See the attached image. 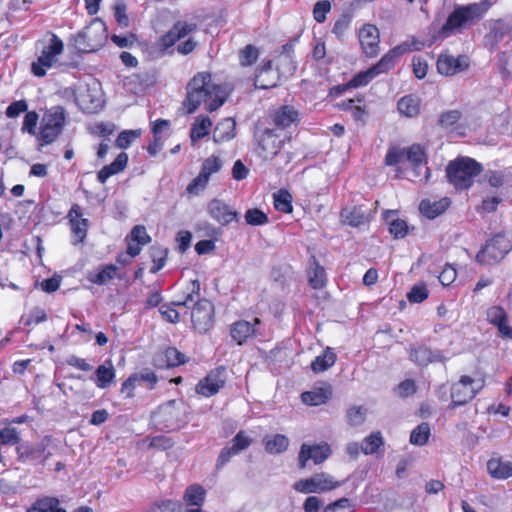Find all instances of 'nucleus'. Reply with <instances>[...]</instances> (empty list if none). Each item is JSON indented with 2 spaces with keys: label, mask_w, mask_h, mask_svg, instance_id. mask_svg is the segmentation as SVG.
<instances>
[{
  "label": "nucleus",
  "mask_w": 512,
  "mask_h": 512,
  "mask_svg": "<svg viewBox=\"0 0 512 512\" xmlns=\"http://www.w3.org/2000/svg\"><path fill=\"white\" fill-rule=\"evenodd\" d=\"M226 101L221 85L212 81V75L203 71L196 73L186 86V97L182 102L187 114L194 113L201 104L208 112L216 111Z\"/></svg>",
  "instance_id": "1"
},
{
  "label": "nucleus",
  "mask_w": 512,
  "mask_h": 512,
  "mask_svg": "<svg viewBox=\"0 0 512 512\" xmlns=\"http://www.w3.org/2000/svg\"><path fill=\"white\" fill-rule=\"evenodd\" d=\"M200 290V281L198 279L190 280L182 291V299L173 302V305L189 307L190 304H193L192 327L197 333L205 334L214 326L215 309L210 300L200 298Z\"/></svg>",
  "instance_id": "2"
},
{
  "label": "nucleus",
  "mask_w": 512,
  "mask_h": 512,
  "mask_svg": "<svg viewBox=\"0 0 512 512\" xmlns=\"http://www.w3.org/2000/svg\"><path fill=\"white\" fill-rule=\"evenodd\" d=\"M491 6V0H482L479 3L456 6L448 15L442 27L433 35L428 46H431L437 40H444L457 32H462L464 29L472 27L483 18Z\"/></svg>",
  "instance_id": "3"
},
{
  "label": "nucleus",
  "mask_w": 512,
  "mask_h": 512,
  "mask_svg": "<svg viewBox=\"0 0 512 512\" xmlns=\"http://www.w3.org/2000/svg\"><path fill=\"white\" fill-rule=\"evenodd\" d=\"M485 379L475 380L468 375H462L459 380L453 383L449 388L446 384L437 387L435 393L439 400L451 402L448 409H455L471 402L484 388Z\"/></svg>",
  "instance_id": "4"
},
{
  "label": "nucleus",
  "mask_w": 512,
  "mask_h": 512,
  "mask_svg": "<svg viewBox=\"0 0 512 512\" xmlns=\"http://www.w3.org/2000/svg\"><path fill=\"white\" fill-rule=\"evenodd\" d=\"M482 171V164L475 159L459 156L446 166V177L456 190H468L474 184V178Z\"/></svg>",
  "instance_id": "5"
},
{
  "label": "nucleus",
  "mask_w": 512,
  "mask_h": 512,
  "mask_svg": "<svg viewBox=\"0 0 512 512\" xmlns=\"http://www.w3.org/2000/svg\"><path fill=\"white\" fill-rule=\"evenodd\" d=\"M67 122V112L61 105H55L47 109L41 118L37 134L40 146H48L54 143L62 134Z\"/></svg>",
  "instance_id": "6"
},
{
  "label": "nucleus",
  "mask_w": 512,
  "mask_h": 512,
  "mask_svg": "<svg viewBox=\"0 0 512 512\" xmlns=\"http://www.w3.org/2000/svg\"><path fill=\"white\" fill-rule=\"evenodd\" d=\"M108 38V29L100 18H93L90 23L74 37V46L80 53H93L100 50Z\"/></svg>",
  "instance_id": "7"
},
{
  "label": "nucleus",
  "mask_w": 512,
  "mask_h": 512,
  "mask_svg": "<svg viewBox=\"0 0 512 512\" xmlns=\"http://www.w3.org/2000/svg\"><path fill=\"white\" fill-rule=\"evenodd\" d=\"M63 52V41L55 33H51L49 43L42 48L40 55L31 63V73L39 78L46 76L47 71L55 66L58 57Z\"/></svg>",
  "instance_id": "8"
},
{
  "label": "nucleus",
  "mask_w": 512,
  "mask_h": 512,
  "mask_svg": "<svg viewBox=\"0 0 512 512\" xmlns=\"http://www.w3.org/2000/svg\"><path fill=\"white\" fill-rule=\"evenodd\" d=\"M291 136L286 132H278L276 129L266 128L256 138L255 151L264 160H272L276 157Z\"/></svg>",
  "instance_id": "9"
},
{
  "label": "nucleus",
  "mask_w": 512,
  "mask_h": 512,
  "mask_svg": "<svg viewBox=\"0 0 512 512\" xmlns=\"http://www.w3.org/2000/svg\"><path fill=\"white\" fill-rule=\"evenodd\" d=\"M512 245L504 233L494 235L476 255V261L481 265H494L500 262L511 250Z\"/></svg>",
  "instance_id": "10"
},
{
  "label": "nucleus",
  "mask_w": 512,
  "mask_h": 512,
  "mask_svg": "<svg viewBox=\"0 0 512 512\" xmlns=\"http://www.w3.org/2000/svg\"><path fill=\"white\" fill-rule=\"evenodd\" d=\"M223 167V161L219 156L211 155L203 160L199 174L187 185L189 194H199L203 191L213 174L218 173Z\"/></svg>",
  "instance_id": "11"
},
{
  "label": "nucleus",
  "mask_w": 512,
  "mask_h": 512,
  "mask_svg": "<svg viewBox=\"0 0 512 512\" xmlns=\"http://www.w3.org/2000/svg\"><path fill=\"white\" fill-rule=\"evenodd\" d=\"M341 485L326 473H316L310 478L300 479L294 483L293 488L303 494L323 493L334 490Z\"/></svg>",
  "instance_id": "12"
},
{
  "label": "nucleus",
  "mask_w": 512,
  "mask_h": 512,
  "mask_svg": "<svg viewBox=\"0 0 512 512\" xmlns=\"http://www.w3.org/2000/svg\"><path fill=\"white\" fill-rule=\"evenodd\" d=\"M226 384V368L218 366L210 370L195 386L196 394L210 398L220 392Z\"/></svg>",
  "instance_id": "13"
},
{
  "label": "nucleus",
  "mask_w": 512,
  "mask_h": 512,
  "mask_svg": "<svg viewBox=\"0 0 512 512\" xmlns=\"http://www.w3.org/2000/svg\"><path fill=\"white\" fill-rule=\"evenodd\" d=\"M332 454V449L327 442H320L317 444L303 443L298 453V467L304 469L307 467L309 461L314 465L324 463Z\"/></svg>",
  "instance_id": "14"
},
{
  "label": "nucleus",
  "mask_w": 512,
  "mask_h": 512,
  "mask_svg": "<svg viewBox=\"0 0 512 512\" xmlns=\"http://www.w3.org/2000/svg\"><path fill=\"white\" fill-rule=\"evenodd\" d=\"M268 119L278 132H285L291 126H297L301 121L299 111L292 105H281L269 110Z\"/></svg>",
  "instance_id": "15"
},
{
  "label": "nucleus",
  "mask_w": 512,
  "mask_h": 512,
  "mask_svg": "<svg viewBox=\"0 0 512 512\" xmlns=\"http://www.w3.org/2000/svg\"><path fill=\"white\" fill-rule=\"evenodd\" d=\"M197 29L198 26L194 22H187L184 20L176 21L173 26L159 38V46L161 50L166 51L170 49L181 39L196 32Z\"/></svg>",
  "instance_id": "16"
},
{
  "label": "nucleus",
  "mask_w": 512,
  "mask_h": 512,
  "mask_svg": "<svg viewBox=\"0 0 512 512\" xmlns=\"http://www.w3.org/2000/svg\"><path fill=\"white\" fill-rule=\"evenodd\" d=\"M67 219L73 235V244L78 245L85 241L89 230V220L83 217L82 207L73 203L67 214Z\"/></svg>",
  "instance_id": "17"
},
{
  "label": "nucleus",
  "mask_w": 512,
  "mask_h": 512,
  "mask_svg": "<svg viewBox=\"0 0 512 512\" xmlns=\"http://www.w3.org/2000/svg\"><path fill=\"white\" fill-rule=\"evenodd\" d=\"M207 211L209 216L221 226H228L240 219L239 213L234 208L217 198L208 203Z\"/></svg>",
  "instance_id": "18"
},
{
  "label": "nucleus",
  "mask_w": 512,
  "mask_h": 512,
  "mask_svg": "<svg viewBox=\"0 0 512 512\" xmlns=\"http://www.w3.org/2000/svg\"><path fill=\"white\" fill-rule=\"evenodd\" d=\"M358 38L362 51L367 57H376L378 55L380 50V33L376 25L364 24L359 29Z\"/></svg>",
  "instance_id": "19"
},
{
  "label": "nucleus",
  "mask_w": 512,
  "mask_h": 512,
  "mask_svg": "<svg viewBox=\"0 0 512 512\" xmlns=\"http://www.w3.org/2000/svg\"><path fill=\"white\" fill-rule=\"evenodd\" d=\"M189 358L174 346H169L158 352L154 358V365L160 369H171L186 364Z\"/></svg>",
  "instance_id": "20"
},
{
  "label": "nucleus",
  "mask_w": 512,
  "mask_h": 512,
  "mask_svg": "<svg viewBox=\"0 0 512 512\" xmlns=\"http://www.w3.org/2000/svg\"><path fill=\"white\" fill-rule=\"evenodd\" d=\"M279 76L273 71V61L264 60L255 71L254 87L267 90L278 85Z\"/></svg>",
  "instance_id": "21"
},
{
  "label": "nucleus",
  "mask_w": 512,
  "mask_h": 512,
  "mask_svg": "<svg viewBox=\"0 0 512 512\" xmlns=\"http://www.w3.org/2000/svg\"><path fill=\"white\" fill-rule=\"evenodd\" d=\"M469 68L468 57L459 55H441L437 61V69L440 74L452 76Z\"/></svg>",
  "instance_id": "22"
},
{
  "label": "nucleus",
  "mask_w": 512,
  "mask_h": 512,
  "mask_svg": "<svg viewBox=\"0 0 512 512\" xmlns=\"http://www.w3.org/2000/svg\"><path fill=\"white\" fill-rule=\"evenodd\" d=\"M125 241L128 254L132 257H137L141 253L143 246L151 242V237L147 233L145 226L135 225L130 234L126 236Z\"/></svg>",
  "instance_id": "23"
},
{
  "label": "nucleus",
  "mask_w": 512,
  "mask_h": 512,
  "mask_svg": "<svg viewBox=\"0 0 512 512\" xmlns=\"http://www.w3.org/2000/svg\"><path fill=\"white\" fill-rule=\"evenodd\" d=\"M409 359L420 366H427L433 362H445L446 357L442 351H432L425 345L411 347L409 349Z\"/></svg>",
  "instance_id": "24"
},
{
  "label": "nucleus",
  "mask_w": 512,
  "mask_h": 512,
  "mask_svg": "<svg viewBox=\"0 0 512 512\" xmlns=\"http://www.w3.org/2000/svg\"><path fill=\"white\" fill-rule=\"evenodd\" d=\"M86 278L91 284L103 286L115 278L122 279L123 276L119 274V268L110 263L101 265L97 269L90 271Z\"/></svg>",
  "instance_id": "25"
},
{
  "label": "nucleus",
  "mask_w": 512,
  "mask_h": 512,
  "mask_svg": "<svg viewBox=\"0 0 512 512\" xmlns=\"http://www.w3.org/2000/svg\"><path fill=\"white\" fill-rule=\"evenodd\" d=\"M342 222L348 226L357 228L369 223L372 216L363 205L353 206L351 209L344 208L340 212Z\"/></svg>",
  "instance_id": "26"
},
{
  "label": "nucleus",
  "mask_w": 512,
  "mask_h": 512,
  "mask_svg": "<svg viewBox=\"0 0 512 512\" xmlns=\"http://www.w3.org/2000/svg\"><path fill=\"white\" fill-rule=\"evenodd\" d=\"M116 378V371L111 360H106L103 364L99 365L91 380L99 389H107L114 383Z\"/></svg>",
  "instance_id": "27"
},
{
  "label": "nucleus",
  "mask_w": 512,
  "mask_h": 512,
  "mask_svg": "<svg viewBox=\"0 0 512 512\" xmlns=\"http://www.w3.org/2000/svg\"><path fill=\"white\" fill-rule=\"evenodd\" d=\"M337 107L342 111L350 112L355 121H364L367 115L363 94H357L355 98L343 100L337 104Z\"/></svg>",
  "instance_id": "28"
},
{
  "label": "nucleus",
  "mask_w": 512,
  "mask_h": 512,
  "mask_svg": "<svg viewBox=\"0 0 512 512\" xmlns=\"http://www.w3.org/2000/svg\"><path fill=\"white\" fill-rule=\"evenodd\" d=\"M487 472L492 479L506 480L512 477V462L505 461L502 457H492L487 463Z\"/></svg>",
  "instance_id": "29"
},
{
  "label": "nucleus",
  "mask_w": 512,
  "mask_h": 512,
  "mask_svg": "<svg viewBox=\"0 0 512 512\" xmlns=\"http://www.w3.org/2000/svg\"><path fill=\"white\" fill-rule=\"evenodd\" d=\"M450 204L451 201L448 197H443L435 201L423 199L419 204V211L424 217L432 220L443 214L449 208Z\"/></svg>",
  "instance_id": "30"
},
{
  "label": "nucleus",
  "mask_w": 512,
  "mask_h": 512,
  "mask_svg": "<svg viewBox=\"0 0 512 512\" xmlns=\"http://www.w3.org/2000/svg\"><path fill=\"white\" fill-rule=\"evenodd\" d=\"M383 218L388 224L389 233L395 239H402L407 236L409 228L405 220L398 217L397 210H386L383 212Z\"/></svg>",
  "instance_id": "31"
},
{
  "label": "nucleus",
  "mask_w": 512,
  "mask_h": 512,
  "mask_svg": "<svg viewBox=\"0 0 512 512\" xmlns=\"http://www.w3.org/2000/svg\"><path fill=\"white\" fill-rule=\"evenodd\" d=\"M401 56V48L395 46L384 54L381 59L370 68L377 77L380 74L387 73L392 70Z\"/></svg>",
  "instance_id": "32"
},
{
  "label": "nucleus",
  "mask_w": 512,
  "mask_h": 512,
  "mask_svg": "<svg viewBox=\"0 0 512 512\" xmlns=\"http://www.w3.org/2000/svg\"><path fill=\"white\" fill-rule=\"evenodd\" d=\"M332 397V387L326 385L301 394V400L309 406H319L328 402Z\"/></svg>",
  "instance_id": "33"
},
{
  "label": "nucleus",
  "mask_w": 512,
  "mask_h": 512,
  "mask_svg": "<svg viewBox=\"0 0 512 512\" xmlns=\"http://www.w3.org/2000/svg\"><path fill=\"white\" fill-rule=\"evenodd\" d=\"M463 114L460 110L452 109L441 112L437 120V126L444 131L458 132L463 126L460 124Z\"/></svg>",
  "instance_id": "34"
},
{
  "label": "nucleus",
  "mask_w": 512,
  "mask_h": 512,
  "mask_svg": "<svg viewBox=\"0 0 512 512\" xmlns=\"http://www.w3.org/2000/svg\"><path fill=\"white\" fill-rule=\"evenodd\" d=\"M26 512H67L61 507L60 500L54 496L38 497Z\"/></svg>",
  "instance_id": "35"
},
{
  "label": "nucleus",
  "mask_w": 512,
  "mask_h": 512,
  "mask_svg": "<svg viewBox=\"0 0 512 512\" xmlns=\"http://www.w3.org/2000/svg\"><path fill=\"white\" fill-rule=\"evenodd\" d=\"M256 334L254 325L246 320H239L234 322L230 328V335L232 339L238 344L242 345L247 340Z\"/></svg>",
  "instance_id": "36"
},
{
  "label": "nucleus",
  "mask_w": 512,
  "mask_h": 512,
  "mask_svg": "<svg viewBox=\"0 0 512 512\" xmlns=\"http://www.w3.org/2000/svg\"><path fill=\"white\" fill-rule=\"evenodd\" d=\"M212 127V121L208 116L200 115L196 117L195 121L191 125L190 129V140L194 146L198 141L210 134Z\"/></svg>",
  "instance_id": "37"
},
{
  "label": "nucleus",
  "mask_w": 512,
  "mask_h": 512,
  "mask_svg": "<svg viewBox=\"0 0 512 512\" xmlns=\"http://www.w3.org/2000/svg\"><path fill=\"white\" fill-rule=\"evenodd\" d=\"M421 101L416 95L409 94L401 97L397 102V109L403 116L413 118L420 113Z\"/></svg>",
  "instance_id": "38"
},
{
  "label": "nucleus",
  "mask_w": 512,
  "mask_h": 512,
  "mask_svg": "<svg viewBox=\"0 0 512 512\" xmlns=\"http://www.w3.org/2000/svg\"><path fill=\"white\" fill-rule=\"evenodd\" d=\"M182 499L186 505L201 509L206 499V490L200 484H191L185 489Z\"/></svg>",
  "instance_id": "39"
},
{
  "label": "nucleus",
  "mask_w": 512,
  "mask_h": 512,
  "mask_svg": "<svg viewBox=\"0 0 512 512\" xmlns=\"http://www.w3.org/2000/svg\"><path fill=\"white\" fill-rule=\"evenodd\" d=\"M307 274L309 285L314 290H320L326 286L327 279L325 269L316 261L315 257H313V262Z\"/></svg>",
  "instance_id": "40"
},
{
  "label": "nucleus",
  "mask_w": 512,
  "mask_h": 512,
  "mask_svg": "<svg viewBox=\"0 0 512 512\" xmlns=\"http://www.w3.org/2000/svg\"><path fill=\"white\" fill-rule=\"evenodd\" d=\"M337 360V355L330 347H326L311 363L314 373H321L332 367Z\"/></svg>",
  "instance_id": "41"
},
{
  "label": "nucleus",
  "mask_w": 512,
  "mask_h": 512,
  "mask_svg": "<svg viewBox=\"0 0 512 512\" xmlns=\"http://www.w3.org/2000/svg\"><path fill=\"white\" fill-rule=\"evenodd\" d=\"M405 158L416 169L421 165H426L428 162L425 147L421 144H412L404 149Z\"/></svg>",
  "instance_id": "42"
},
{
  "label": "nucleus",
  "mask_w": 512,
  "mask_h": 512,
  "mask_svg": "<svg viewBox=\"0 0 512 512\" xmlns=\"http://www.w3.org/2000/svg\"><path fill=\"white\" fill-rule=\"evenodd\" d=\"M265 451L269 454H280L287 450L289 439L283 434L265 437L263 440Z\"/></svg>",
  "instance_id": "43"
},
{
  "label": "nucleus",
  "mask_w": 512,
  "mask_h": 512,
  "mask_svg": "<svg viewBox=\"0 0 512 512\" xmlns=\"http://www.w3.org/2000/svg\"><path fill=\"white\" fill-rule=\"evenodd\" d=\"M152 512H203L199 508H187L173 500H162L151 506Z\"/></svg>",
  "instance_id": "44"
},
{
  "label": "nucleus",
  "mask_w": 512,
  "mask_h": 512,
  "mask_svg": "<svg viewBox=\"0 0 512 512\" xmlns=\"http://www.w3.org/2000/svg\"><path fill=\"white\" fill-rule=\"evenodd\" d=\"M273 205L276 211L290 214L293 212L292 195L286 189L273 194Z\"/></svg>",
  "instance_id": "45"
},
{
  "label": "nucleus",
  "mask_w": 512,
  "mask_h": 512,
  "mask_svg": "<svg viewBox=\"0 0 512 512\" xmlns=\"http://www.w3.org/2000/svg\"><path fill=\"white\" fill-rule=\"evenodd\" d=\"M384 446V439L380 431L372 432L361 442V451L365 455L377 453Z\"/></svg>",
  "instance_id": "46"
},
{
  "label": "nucleus",
  "mask_w": 512,
  "mask_h": 512,
  "mask_svg": "<svg viewBox=\"0 0 512 512\" xmlns=\"http://www.w3.org/2000/svg\"><path fill=\"white\" fill-rule=\"evenodd\" d=\"M259 49L252 45L248 44L238 52L239 64L241 67H250L255 64L259 58Z\"/></svg>",
  "instance_id": "47"
},
{
  "label": "nucleus",
  "mask_w": 512,
  "mask_h": 512,
  "mask_svg": "<svg viewBox=\"0 0 512 512\" xmlns=\"http://www.w3.org/2000/svg\"><path fill=\"white\" fill-rule=\"evenodd\" d=\"M430 434V425L427 422H422L412 430L410 443L416 446H423L428 442Z\"/></svg>",
  "instance_id": "48"
},
{
  "label": "nucleus",
  "mask_w": 512,
  "mask_h": 512,
  "mask_svg": "<svg viewBox=\"0 0 512 512\" xmlns=\"http://www.w3.org/2000/svg\"><path fill=\"white\" fill-rule=\"evenodd\" d=\"M149 253L153 262V265L150 268V272L155 274L165 266L168 250L159 246H152Z\"/></svg>",
  "instance_id": "49"
},
{
  "label": "nucleus",
  "mask_w": 512,
  "mask_h": 512,
  "mask_svg": "<svg viewBox=\"0 0 512 512\" xmlns=\"http://www.w3.org/2000/svg\"><path fill=\"white\" fill-rule=\"evenodd\" d=\"M235 137V125L229 121L219 123L214 131L213 140L216 143L229 141Z\"/></svg>",
  "instance_id": "50"
},
{
  "label": "nucleus",
  "mask_w": 512,
  "mask_h": 512,
  "mask_svg": "<svg viewBox=\"0 0 512 512\" xmlns=\"http://www.w3.org/2000/svg\"><path fill=\"white\" fill-rule=\"evenodd\" d=\"M246 224L250 226H262L269 223L268 215L259 208H250L244 214Z\"/></svg>",
  "instance_id": "51"
},
{
  "label": "nucleus",
  "mask_w": 512,
  "mask_h": 512,
  "mask_svg": "<svg viewBox=\"0 0 512 512\" xmlns=\"http://www.w3.org/2000/svg\"><path fill=\"white\" fill-rule=\"evenodd\" d=\"M429 296V291L425 282L421 281L413 285L407 294L410 303H422Z\"/></svg>",
  "instance_id": "52"
},
{
  "label": "nucleus",
  "mask_w": 512,
  "mask_h": 512,
  "mask_svg": "<svg viewBox=\"0 0 512 512\" xmlns=\"http://www.w3.org/2000/svg\"><path fill=\"white\" fill-rule=\"evenodd\" d=\"M47 320V313L43 308L35 307L26 315L22 316L24 326L30 327L38 325Z\"/></svg>",
  "instance_id": "53"
},
{
  "label": "nucleus",
  "mask_w": 512,
  "mask_h": 512,
  "mask_svg": "<svg viewBox=\"0 0 512 512\" xmlns=\"http://www.w3.org/2000/svg\"><path fill=\"white\" fill-rule=\"evenodd\" d=\"M39 122V115L36 111H28L26 112L23 123L21 126L22 133H28L31 136H36L38 134L37 125Z\"/></svg>",
  "instance_id": "54"
},
{
  "label": "nucleus",
  "mask_w": 512,
  "mask_h": 512,
  "mask_svg": "<svg viewBox=\"0 0 512 512\" xmlns=\"http://www.w3.org/2000/svg\"><path fill=\"white\" fill-rule=\"evenodd\" d=\"M366 419V409L363 406H352L347 410V422L351 426H359Z\"/></svg>",
  "instance_id": "55"
},
{
  "label": "nucleus",
  "mask_w": 512,
  "mask_h": 512,
  "mask_svg": "<svg viewBox=\"0 0 512 512\" xmlns=\"http://www.w3.org/2000/svg\"><path fill=\"white\" fill-rule=\"evenodd\" d=\"M140 135L139 130H124L119 133L115 142L116 146L121 149H127Z\"/></svg>",
  "instance_id": "56"
},
{
  "label": "nucleus",
  "mask_w": 512,
  "mask_h": 512,
  "mask_svg": "<svg viewBox=\"0 0 512 512\" xmlns=\"http://www.w3.org/2000/svg\"><path fill=\"white\" fill-rule=\"evenodd\" d=\"M352 21L351 15L344 13L334 23L332 33L338 38L342 39L346 31L350 27Z\"/></svg>",
  "instance_id": "57"
},
{
  "label": "nucleus",
  "mask_w": 512,
  "mask_h": 512,
  "mask_svg": "<svg viewBox=\"0 0 512 512\" xmlns=\"http://www.w3.org/2000/svg\"><path fill=\"white\" fill-rule=\"evenodd\" d=\"M253 440L250 438L244 430H240L231 440V447L239 454L246 450Z\"/></svg>",
  "instance_id": "58"
},
{
  "label": "nucleus",
  "mask_w": 512,
  "mask_h": 512,
  "mask_svg": "<svg viewBox=\"0 0 512 512\" xmlns=\"http://www.w3.org/2000/svg\"><path fill=\"white\" fill-rule=\"evenodd\" d=\"M505 30L501 25L493 26L490 31L485 35L484 41L486 46L494 48L503 39Z\"/></svg>",
  "instance_id": "59"
},
{
  "label": "nucleus",
  "mask_w": 512,
  "mask_h": 512,
  "mask_svg": "<svg viewBox=\"0 0 512 512\" xmlns=\"http://www.w3.org/2000/svg\"><path fill=\"white\" fill-rule=\"evenodd\" d=\"M323 512H353L352 502L349 498L342 497L326 505Z\"/></svg>",
  "instance_id": "60"
},
{
  "label": "nucleus",
  "mask_w": 512,
  "mask_h": 512,
  "mask_svg": "<svg viewBox=\"0 0 512 512\" xmlns=\"http://www.w3.org/2000/svg\"><path fill=\"white\" fill-rule=\"evenodd\" d=\"M376 76L374 75L371 68L366 71H361L354 75L348 82L351 88H358L362 86H366L370 81H372Z\"/></svg>",
  "instance_id": "61"
},
{
  "label": "nucleus",
  "mask_w": 512,
  "mask_h": 512,
  "mask_svg": "<svg viewBox=\"0 0 512 512\" xmlns=\"http://www.w3.org/2000/svg\"><path fill=\"white\" fill-rule=\"evenodd\" d=\"M486 320L489 324L494 325L498 321L508 320V314L502 306L493 305L486 311Z\"/></svg>",
  "instance_id": "62"
},
{
  "label": "nucleus",
  "mask_w": 512,
  "mask_h": 512,
  "mask_svg": "<svg viewBox=\"0 0 512 512\" xmlns=\"http://www.w3.org/2000/svg\"><path fill=\"white\" fill-rule=\"evenodd\" d=\"M331 10V3L328 0H321L316 2L313 8V17L317 23H324L326 15Z\"/></svg>",
  "instance_id": "63"
},
{
  "label": "nucleus",
  "mask_w": 512,
  "mask_h": 512,
  "mask_svg": "<svg viewBox=\"0 0 512 512\" xmlns=\"http://www.w3.org/2000/svg\"><path fill=\"white\" fill-rule=\"evenodd\" d=\"M28 112V103L25 99L12 102L5 111L7 118H17L21 113Z\"/></svg>",
  "instance_id": "64"
}]
</instances>
